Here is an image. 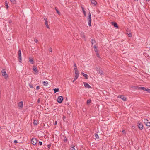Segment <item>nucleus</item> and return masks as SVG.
Wrapping results in <instances>:
<instances>
[{
	"label": "nucleus",
	"mask_w": 150,
	"mask_h": 150,
	"mask_svg": "<svg viewBox=\"0 0 150 150\" xmlns=\"http://www.w3.org/2000/svg\"><path fill=\"white\" fill-rule=\"evenodd\" d=\"M33 123L35 125H37L38 124V122L37 120H35L34 121Z\"/></svg>",
	"instance_id": "nucleus-26"
},
{
	"label": "nucleus",
	"mask_w": 150,
	"mask_h": 150,
	"mask_svg": "<svg viewBox=\"0 0 150 150\" xmlns=\"http://www.w3.org/2000/svg\"><path fill=\"white\" fill-rule=\"evenodd\" d=\"M122 132L123 133H125V130H122Z\"/></svg>",
	"instance_id": "nucleus-47"
},
{
	"label": "nucleus",
	"mask_w": 150,
	"mask_h": 150,
	"mask_svg": "<svg viewBox=\"0 0 150 150\" xmlns=\"http://www.w3.org/2000/svg\"><path fill=\"white\" fill-rule=\"evenodd\" d=\"M93 47L94 48V50L95 52L97 51H98L97 49V48L96 47V46H95V45H94V46Z\"/></svg>",
	"instance_id": "nucleus-24"
},
{
	"label": "nucleus",
	"mask_w": 150,
	"mask_h": 150,
	"mask_svg": "<svg viewBox=\"0 0 150 150\" xmlns=\"http://www.w3.org/2000/svg\"><path fill=\"white\" fill-rule=\"evenodd\" d=\"M43 84L44 85L47 86V85L48 84V82L47 81H44L43 82Z\"/></svg>",
	"instance_id": "nucleus-20"
},
{
	"label": "nucleus",
	"mask_w": 150,
	"mask_h": 150,
	"mask_svg": "<svg viewBox=\"0 0 150 150\" xmlns=\"http://www.w3.org/2000/svg\"><path fill=\"white\" fill-rule=\"evenodd\" d=\"M127 34L128 35L129 37H131L132 36V35L130 33L127 32Z\"/></svg>",
	"instance_id": "nucleus-23"
},
{
	"label": "nucleus",
	"mask_w": 150,
	"mask_h": 150,
	"mask_svg": "<svg viewBox=\"0 0 150 150\" xmlns=\"http://www.w3.org/2000/svg\"><path fill=\"white\" fill-rule=\"evenodd\" d=\"M91 100H88L87 101V104H89V103H90V102H91Z\"/></svg>",
	"instance_id": "nucleus-33"
},
{
	"label": "nucleus",
	"mask_w": 150,
	"mask_h": 150,
	"mask_svg": "<svg viewBox=\"0 0 150 150\" xmlns=\"http://www.w3.org/2000/svg\"><path fill=\"white\" fill-rule=\"evenodd\" d=\"M40 98L38 99V103H39L40 102Z\"/></svg>",
	"instance_id": "nucleus-40"
},
{
	"label": "nucleus",
	"mask_w": 150,
	"mask_h": 150,
	"mask_svg": "<svg viewBox=\"0 0 150 150\" xmlns=\"http://www.w3.org/2000/svg\"><path fill=\"white\" fill-rule=\"evenodd\" d=\"M97 71H98L99 74H100L101 75L103 74V71L102 70L98 69V70H97Z\"/></svg>",
	"instance_id": "nucleus-16"
},
{
	"label": "nucleus",
	"mask_w": 150,
	"mask_h": 150,
	"mask_svg": "<svg viewBox=\"0 0 150 150\" xmlns=\"http://www.w3.org/2000/svg\"><path fill=\"white\" fill-rule=\"evenodd\" d=\"M138 88L139 89L144 90H144L146 89L144 87H139Z\"/></svg>",
	"instance_id": "nucleus-21"
},
{
	"label": "nucleus",
	"mask_w": 150,
	"mask_h": 150,
	"mask_svg": "<svg viewBox=\"0 0 150 150\" xmlns=\"http://www.w3.org/2000/svg\"><path fill=\"white\" fill-rule=\"evenodd\" d=\"M83 84L86 88H91V86H90L86 82H84Z\"/></svg>",
	"instance_id": "nucleus-11"
},
{
	"label": "nucleus",
	"mask_w": 150,
	"mask_h": 150,
	"mask_svg": "<svg viewBox=\"0 0 150 150\" xmlns=\"http://www.w3.org/2000/svg\"><path fill=\"white\" fill-rule=\"evenodd\" d=\"M45 21V24L47 28L49 29L50 27L48 25V21L47 19V18H46L44 17L43 18Z\"/></svg>",
	"instance_id": "nucleus-8"
},
{
	"label": "nucleus",
	"mask_w": 150,
	"mask_h": 150,
	"mask_svg": "<svg viewBox=\"0 0 150 150\" xmlns=\"http://www.w3.org/2000/svg\"><path fill=\"white\" fill-rule=\"evenodd\" d=\"M75 74H79V71L78 70H75Z\"/></svg>",
	"instance_id": "nucleus-25"
},
{
	"label": "nucleus",
	"mask_w": 150,
	"mask_h": 150,
	"mask_svg": "<svg viewBox=\"0 0 150 150\" xmlns=\"http://www.w3.org/2000/svg\"><path fill=\"white\" fill-rule=\"evenodd\" d=\"M87 21H88V25L90 27L91 26V15L90 13H89V14H88V17L87 18Z\"/></svg>",
	"instance_id": "nucleus-1"
},
{
	"label": "nucleus",
	"mask_w": 150,
	"mask_h": 150,
	"mask_svg": "<svg viewBox=\"0 0 150 150\" xmlns=\"http://www.w3.org/2000/svg\"><path fill=\"white\" fill-rule=\"evenodd\" d=\"M112 25L116 28H118V26H117V24L115 22H112Z\"/></svg>",
	"instance_id": "nucleus-15"
},
{
	"label": "nucleus",
	"mask_w": 150,
	"mask_h": 150,
	"mask_svg": "<svg viewBox=\"0 0 150 150\" xmlns=\"http://www.w3.org/2000/svg\"><path fill=\"white\" fill-rule=\"evenodd\" d=\"M39 144L40 145H41L42 144V142H39Z\"/></svg>",
	"instance_id": "nucleus-41"
},
{
	"label": "nucleus",
	"mask_w": 150,
	"mask_h": 150,
	"mask_svg": "<svg viewBox=\"0 0 150 150\" xmlns=\"http://www.w3.org/2000/svg\"><path fill=\"white\" fill-rule=\"evenodd\" d=\"M49 51L50 52H52V48H50L49 49Z\"/></svg>",
	"instance_id": "nucleus-43"
},
{
	"label": "nucleus",
	"mask_w": 150,
	"mask_h": 150,
	"mask_svg": "<svg viewBox=\"0 0 150 150\" xmlns=\"http://www.w3.org/2000/svg\"><path fill=\"white\" fill-rule=\"evenodd\" d=\"M14 142L15 143H18L17 142V141L16 140H14Z\"/></svg>",
	"instance_id": "nucleus-42"
},
{
	"label": "nucleus",
	"mask_w": 150,
	"mask_h": 150,
	"mask_svg": "<svg viewBox=\"0 0 150 150\" xmlns=\"http://www.w3.org/2000/svg\"><path fill=\"white\" fill-rule=\"evenodd\" d=\"M29 86H30V87L32 88H33V86L31 85V84H29Z\"/></svg>",
	"instance_id": "nucleus-35"
},
{
	"label": "nucleus",
	"mask_w": 150,
	"mask_h": 150,
	"mask_svg": "<svg viewBox=\"0 0 150 150\" xmlns=\"http://www.w3.org/2000/svg\"><path fill=\"white\" fill-rule=\"evenodd\" d=\"M79 76V74H75V77L76 78V79H77Z\"/></svg>",
	"instance_id": "nucleus-31"
},
{
	"label": "nucleus",
	"mask_w": 150,
	"mask_h": 150,
	"mask_svg": "<svg viewBox=\"0 0 150 150\" xmlns=\"http://www.w3.org/2000/svg\"><path fill=\"white\" fill-rule=\"evenodd\" d=\"M71 150H76L75 148V146H73L71 147L70 148Z\"/></svg>",
	"instance_id": "nucleus-29"
},
{
	"label": "nucleus",
	"mask_w": 150,
	"mask_h": 150,
	"mask_svg": "<svg viewBox=\"0 0 150 150\" xmlns=\"http://www.w3.org/2000/svg\"><path fill=\"white\" fill-rule=\"evenodd\" d=\"M38 142V140L36 138H32L31 140L32 144L33 145L36 144Z\"/></svg>",
	"instance_id": "nucleus-5"
},
{
	"label": "nucleus",
	"mask_w": 150,
	"mask_h": 150,
	"mask_svg": "<svg viewBox=\"0 0 150 150\" xmlns=\"http://www.w3.org/2000/svg\"><path fill=\"white\" fill-rule=\"evenodd\" d=\"M21 51L20 50H19L18 52V58L19 59V62H21L22 61V58H21Z\"/></svg>",
	"instance_id": "nucleus-4"
},
{
	"label": "nucleus",
	"mask_w": 150,
	"mask_h": 150,
	"mask_svg": "<svg viewBox=\"0 0 150 150\" xmlns=\"http://www.w3.org/2000/svg\"><path fill=\"white\" fill-rule=\"evenodd\" d=\"M91 42L92 44L93 45V44H94L95 43V41L94 40L92 39Z\"/></svg>",
	"instance_id": "nucleus-27"
},
{
	"label": "nucleus",
	"mask_w": 150,
	"mask_h": 150,
	"mask_svg": "<svg viewBox=\"0 0 150 150\" xmlns=\"http://www.w3.org/2000/svg\"><path fill=\"white\" fill-rule=\"evenodd\" d=\"M2 75L4 77V78L6 79L8 78V76L6 72V70L4 69L1 71Z\"/></svg>",
	"instance_id": "nucleus-2"
},
{
	"label": "nucleus",
	"mask_w": 150,
	"mask_h": 150,
	"mask_svg": "<svg viewBox=\"0 0 150 150\" xmlns=\"http://www.w3.org/2000/svg\"><path fill=\"white\" fill-rule=\"evenodd\" d=\"M83 76L86 78V79H88V76L86 74H84L83 73H82Z\"/></svg>",
	"instance_id": "nucleus-18"
},
{
	"label": "nucleus",
	"mask_w": 150,
	"mask_h": 150,
	"mask_svg": "<svg viewBox=\"0 0 150 150\" xmlns=\"http://www.w3.org/2000/svg\"><path fill=\"white\" fill-rule=\"evenodd\" d=\"M150 0H146V1L149 2V1Z\"/></svg>",
	"instance_id": "nucleus-49"
},
{
	"label": "nucleus",
	"mask_w": 150,
	"mask_h": 150,
	"mask_svg": "<svg viewBox=\"0 0 150 150\" xmlns=\"http://www.w3.org/2000/svg\"><path fill=\"white\" fill-rule=\"evenodd\" d=\"M144 124L146 125V126L148 127H150V122L148 120L146 119H144Z\"/></svg>",
	"instance_id": "nucleus-3"
},
{
	"label": "nucleus",
	"mask_w": 150,
	"mask_h": 150,
	"mask_svg": "<svg viewBox=\"0 0 150 150\" xmlns=\"http://www.w3.org/2000/svg\"><path fill=\"white\" fill-rule=\"evenodd\" d=\"M29 62L32 64H33L34 62L33 59V58L32 57H30L29 58Z\"/></svg>",
	"instance_id": "nucleus-12"
},
{
	"label": "nucleus",
	"mask_w": 150,
	"mask_h": 150,
	"mask_svg": "<svg viewBox=\"0 0 150 150\" xmlns=\"http://www.w3.org/2000/svg\"><path fill=\"white\" fill-rule=\"evenodd\" d=\"M144 91H147L148 92L150 93V89H146L145 90H144Z\"/></svg>",
	"instance_id": "nucleus-28"
},
{
	"label": "nucleus",
	"mask_w": 150,
	"mask_h": 150,
	"mask_svg": "<svg viewBox=\"0 0 150 150\" xmlns=\"http://www.w3.org/2000/svg\"><path fill=\"white\" fill-rule=\"evenodd\" d=\"M74 69L75 70H78L76 64L74 62Z\"/></svg>",
	"instance_id": "nucleus-17"
},
{
	"label": "nucleus",
	"mask_w": 150,
	"mask_h": 150,
	"mask_svg": "<svg viewBox=\"0 0 150 150\" xmlns=\"http://www.w3.org/2000/svg\"><path fill=\"white\" fill-rule=\"evenodd\" d=\"M56 11H57V13L59 14V15H60V13L56 9Z\"/></svg>",
	"instance_id": "nucleus-39"
},
{
	"label": "nucleus",
	"mask_w": 150,
	"mask_h": 150,
	"mask_svg": "<svg viewBox=\"0 0 150 150\" xmlns=\"http://www.w3.org/2000/svg\"><path fill=\"white\" fill-rule=\"evenodd\" d=\"M34 42H36V43H37L38 42V39H35L34 40Z\"/></svg>",
	"instance_id": "nucleus-36"
},
{
	"label": "nucleus",
	"mask_w": 150,
	"mask_h": 150,
	"mask_svg": "<svg viewBox=\"0 0 150 150\" xmlns=\"http://www.w3.org/2000/svg\"><path fill=\"white\" fill-rule=\"evenodd\" d=\"M95 137L97 139L99 138V136L97 134H95Z\"/></svg>",
	"instance_id": "nucleus-30"
},
{
	"label": "nucleus",
	"mask_w": 150,
	"mask_h": 150,
	"mask_svg": "<svg viewBox=\"0 0 150 150\" xmlns=\"http://www.w3.org/2000/svg\"><path fill=\"white\" fill-rule=\"evenodd\" d=\"M96 53L97 56L98 57H99V54L98 53V51H97V52H96Z\"/></svg>",
	"instance_id": "nucleus-34"
},
{
	"label": "nucleus",
	"mask_w": 150,
	"mask_h": 150,
	"mask_svg": "<svg viewBox=\"0 0 150 150\" xmlns=\"http://www.w3.org/2000/svg\"><path fill=\"white\" fill-rule=\"evenodd\" d=\"M57 122L56 121L55 122V123H54V125H56L57 124Z\"/></svg>",
	"instance_id": "nucleus-48"
},
{
	"label": "nucleus",
	"mask_w": 150,
	"mask_h": 150,
	"mask_svg": "<svg viewBox=\"0 0 150 150\" xmlns=\"http://www.w3.org/2000/svg\"><path fill=\"white\" fill-rule=\"evenodd\" d=\"M5 6H6V8L7 9L8 7V6L7 1H5Z\"/></svg>",
	"instance_id": "nucleus-19"
},
{
	"label": "nucleus",
	"mask_w": 150,
	"mask_h": 150,
	"mask_svg": "<svg viewBox=\"0 0 150 150\" xmlns=\"http://www.w3.org/2000/svg\"><path fill=\"white\" fill-rule=\"evenodd\" d=\"M91 2L92 4L95 6L96 5L97 2L95 0H91Z\"/></svg>",
	"instance_id": "nucleus-14"
},
{
	"label": "nucleus",
	"mask_w": 150,
	"mask_h": 150,
	"mask_svg": "<svg viewBox=\"0 0 150 150\" xmlns=\"http://www.w3.org/2000/svg\"><path fill=\"white\" fill-rule=\"evenodd\" d=\"M54 93H56V92H58L59 91L58 88H55L54 89Z\"/></svg>",
	"instance_id": "nucleus-22"
},
{
	"label": "nucleus",
	"mask_w": 150,
	"mask_h": 150,
	"mask_svg": "<svg viewBox=\"0 0 150 150\" xmlns=\"http://www.w3.org/2000/svg\"><path fill=\"white\" fill-rule=\"evenodd\" d=\"M18 106L19 108H21L23 107V102L22 101H20L18 104Z\"/></svg>",
	"instance_id": "nucleus-10"
},
{
	"label": "nucleus",
	"mask_w": 150,
	"mask_h": 150,
	"mask_svg": "<svg viewBox=\"0 0 150 150\" xmlns=\"http://www.w3.org/2000/svg\"><path fill=\"white\" fill-rule=\"evenodd\" d=\"M40 89V86H38L36 87V89L37 90H38Z\"/></svg>",
	"instance_id": "nucleus-38"
},
{
	"label": "nucleus",
	"mask_w": 150,
	"mask_h": 150,
	"mask_svg": "<svg viewBox=\"0 0 150 150\" xmlns=\"http://www.w3.org/2000/svg\"><path fill=\"white\" fill-rule=\"evenodd\" d=\"M137 126L140 129L142 130L143 129V125L140 122H139L137 123Z\"/></svg>",
	"instance_id": "nucleus-6"
},
{
	"label": "nucleus",
	"mask_w": 150,
	"mask_h": 150,
	"mask_svg": "<svg viewBox=\"0 0 150 150\" xmlns=\"http://www.w3.org/2000/svg\"><path fill=\"white\" fill-rule=\"evenodd\" d=\"M63 99V97L62 96H59L58 97L57 102L59 103H61L62 102Z\"/></svg>",
	"instance_id": "nucleus-7"
},
{
	"label": "nucleus",
	"mask_w": 150,
	"mask_h": 150,
	"mask_svg": "<svg viewBox=\"0 0 150 150\" xmlns=\"http://www.w3.org/2000/svg\"><path fill=\"white\" fill-rule=\"evenodd\" d=\"M11 2L14 3L15 1V0H10Z\"/></svg>",
	"instance_id": "nucleus-37"
},
{
	"label": "nucleus",
	"mask_w": 150,
	"mask_h": 150,
	"mask_svg": "<svg viewBox=\"0 0 150 150\" xmlns=\"http://www.w3.org/2000/svg\"><path fill=\"white\" fill-rule=\"evenodd\" d=\"M82 37L83 38H85V36H84V35H83L82 36Z\"/></svg>",
	"instance_id": "nucleus-50"
},
{
	"label": "nucleus",
	"mask_w": 150,
	"mask_h": 150,
	"mask_svg": "<svg viewBox=\"0 0 150 150\" xmlns=\"http://www.w3.org/2000/svg\"><path fill=\"white\" fill-rule=\"evenodd\" d=\"M77 79H76V78L74 77V80L73 81V82H74Z\"/></svg>",
	"instance_id": "nucleus-44"
},
{
	"label": "nucleus",
	"mask_w": 150,
	"mask_h": 150,
	"mask_svg": "<svg viewBox=\"0 0 150 150\" xmlns=\"http://www.w3.org/2000/svg\"><path fill=\"white\" fill-rule=\"evenodd\" d=\"M83 13L84 14V16H86V12L85 10H83Z\"/></svg>",
	"instance_id": "nucleus-32"
},
{
	"label": "nucleus",
	"mask_w": 150,
	"mask_h": 150,
	"mask_svg": "<svg viewBox=\"0 0 150 150\" xmlns=\"http://www.w3.org/2000/svg\"><path fill=\"white\" fill-rule=\"evenodd\" d=\"M118 98L122 99L123 101H125L126 100V98L125 96L123 95H119L118 96Z\"/></svg>",
	"instance_id": "nucleus-9"
},
{
	"label": "nucleus",
	"mask_w": 150,
	"mask_h": 150,
	"mask_svg": "<svg viewBox=\"0 0 150 150\" xmlns=\"http://www.w3.org/2000/svg\"><path fill=\"white\" fill-rule=\"evenodd\" d=\"M47 146L48 148H50L51 146V145L50 144L48 145Z\"/></svg>",
	"instance_id": "nucleus-46"
},
{
	"label": "nucleus",
	"mask_w": 150,
	"mask_h": 150,
	"mask_svg": "<svg viewBox=\"0 0 150 150\" xmlns=\"http://www.w3.org/2000/svg\"><path fill=\"white\" fill-rule=\"evenodd\" d=\"M81 8L82 9V11H83V10H84V8L83 7H81Z\"/></svg>",
	"instance_id": "nucleus-45"
},
{
	"label": "nucleus",
	"mask_w": 150,
	"mask_h": 150,
	"mask_svg": "<svg viewBox=\"0 0 150 150\" xmlns=\"http://www.w3.org/2000/svg\"><path fill=\"white\" fill-rule=\"evenodd\" d=\"M9 22H10V23H11V21H9Z\"/></svg>",
	"instance_id": "nucleus-51"
},
{
	"label": "nucleus",
	"mask_w": 150,
	"mask_h": 150,
	"mask_svg": "<svg viewBox=\"0 0 150 150\" xmlns=\"http://www.w3.org/2000/svg\"><path fill=\"white\" fill-rule=\"evenodd\" d=\"M33 69L35 72L37 73L38 72V68L36 66H34L33 67Z\"/></svg>",
	"instance_id": "nucleus-13"
}]
</instances>
